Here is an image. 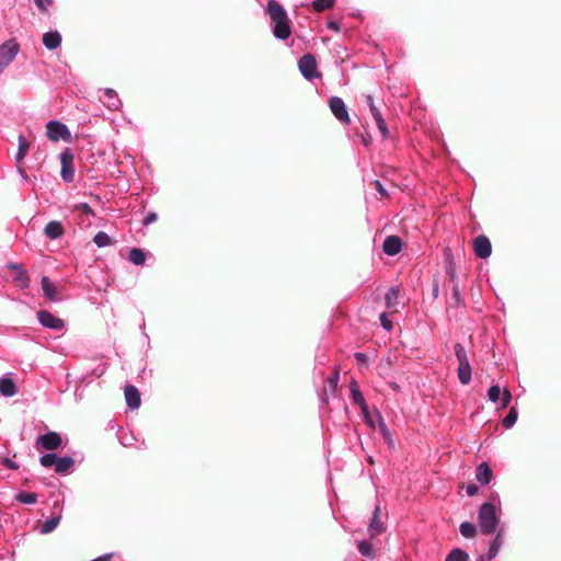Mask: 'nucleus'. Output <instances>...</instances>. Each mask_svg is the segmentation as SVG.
<instances>
[{"label": "nucleus", "instance_id": "nucleus-1", "mask_svg": "<svg viewBox=\"0 0 561 561\" xmlns=\"http://www.w3.org/2000/svg\"><path fill=\"white\" fill-rule=\"evenodd\" d=\"M264 10L270 16L274 37L279 41L288 39L291 35V25L285 8L277 0H267Z\"/></svg>", "mask_w": 561, "mask_h": 561}, {"label": "nucleus", "instance_id": "nucleus-2", "mask_svg": "<svg viewBox=\"0 0 561 561\" xmlns=\"http://www.w3.org/2000/svg\"><path fill=\"white\" fill-rule=\"evenodd\" d=\"M478 522L480 531L483 535L493 534L499 525L500 516L497 514V507L493 503H483L478 512Z\"/></svg>", "mask_w": 561, "mask_h": 561}, {"label": "nucleus", "instance_id": "nucleus-3", "mask_svg": "<svg viewBox=\"0 0 561 561\" xmlns=\"http://www.w3.org/2000/svg\"><path fill=\"white\" fill-rule=\"evenodd\" d=\"M46 136L51 141L64 140L71 142L72 137L69 127L59 121H49L46 124Z\"/></svg>", "mask_w": 561, "mask_h": 561}, {"label": "nucleus", "instance_id": "nucleus-4", "mask_svg": "<svg viewBox=\"0 0 561 561\" xmlns=\"http://www.w3.org/2000/svg\"><path fill=\"white\" fill-rule=\"evenodd\" d=\"M298 68L301 76L306 80L311 81L320 77L319 72L317 71V60L311 54H306L299 58Z\"/></svg>", "mask_w": 561, "mask_h": 561}, {"label": "nucleus", "instance_id": "nucleus-5", "mask_svg": "<svg viewBox=\"0 0 561 561\" xmlns=\"http://www.w3.org/2000/svg\"><path fill=\"white\" fill-rule=\"evenodd\" d=\"M60 176L64 182L71 183L75 180V168H73V153L69 148H66L60 153Z\"/></svg>", "mask_w": 561, "mask_h": 561}, {"label": "nucleus", "instance_id": "nucleus-6", "mask_svg": "<svg viewBox=\"0 0 561 561\" xmlns=\"http://www.w3.org/2000/svg\"><path fill=\"white\" fill-rule=\"evenodd\" d=\"M37 320L42 327L56 332L64 331L66 327V323L62 319L54 316L47 310H39L37 312Z\"/></svg>", "mask_w": 561, "mask_h": 561}, {"label": "nucleus", "instance_id": "nucleus-7", "mask_svg": "<svg viewBox=\"0 0 561 561\" xmlns=\"http://www.w3.org/2000/svg\"><path fill=\"white\" fill-rule=\"evenodd\" d=\"M62 439L59 433L48 432L41 435L36 440V449L42 450H55L61 446Z\"/></svg>", "mask_w": 561, "mask_h": 561}, {"label": "nucleus", "instance_id": "nucleus-8", "mask_svg": "<svg viewBox=\"0 0 561 561\" xmlns=\"http://www.w3.org/2000/svg\"><path fill=\"white\" fill-rule=\"evenodd\" d=\"M20 45L15 39H8L0 45V61L4 67H8L18 56Z\"/></svg>", "mask_w": 561, "mask_h": 561}, {"label": "nucleus", "instance_id": "nucleus-9", "mask_svg": "<svg viewBox=\"0 0 561 561\" xmlns=\"http://www.w3.org/2000/svg\"><path fill=\"white\" fill-rule=\"evenodd\" d=\"M329 106L332 114L343 124H350V115L344 101L339 96H332L329 100Z\"/></svg>", "mask_w": 561, "mask_h": 561}, {"label": "nucleus", "instance_id": "nucleus-10", "mask_svg": "<svg viewBox=\"0 0 561 561\" xmlns=\"http://www.w3.org/2000/svg\"><path fill=\"white\" fill-rule=\"evenodd\" d=\"M473 251L476 256L480 259H488L492 253V245L489 238L484 234L478 236L473 240Z\"/></svg>", "mask_w": 561, "mask_h": 561}, {"label": "nucleus", "instance_id": "nucleus-11", "mask_svg": "<svg viewBox=\"0 0 561 561\" xmlns=\"http://www.w3.org/2000/svg\"><path fill=\"white\" fill-rule=\"evenodd\" d=\"M379 514H380V506L376 505L375 510L373 512L370 522L368 524V528H367L368 534L371 538H375V537L381 535L386 530V527H385L383 523L381 522Z\"/></svg>", "mask_w": 561, "mask_h": 561}, {"label": "nucleus", "instance_id": "nucleus-12", "mask_svg": "<svg viewBox=\"0 0 561 561\" xmlns=\"http://www.w3.org/2000/svg\"><path fill=\"white\" fill-rule=\"evenodd\" d=\"M100 100L111 111H117L122 106L116 91L111 88L103 89V96H100Z\"/></svg>", "mask_w": 561, "mask_h": 561}, {"label": "nucleus", "instance_id": "nucleus-13", "mask_svg": "<svg viewBox=\"0 0 561 561\" xmlns=\"http://www.w3.org/2000/svg\"><path fill=\"white\" fill-rule=\"evenodd\" d=\"M8 268L15 272L13 282L22 289L30 286V277L26 271L18 263H9Z\"/></svg>", "mask_w": 561, "mask_h": 561}, {"label": "nucleus", "instance_id": "nucleus-14", "mask_svg": "<svg viewBox=\"0 0 561 561\" xmlns=\"http://www.w3.org/2000/svg\"><path fill=\"white\" fill-rule=\"evenodd\" d=\"M125 400L130 410H136L140 407V393L135 386L128 385L125 387Z\"/></svg>", "mask_w": 561, "mask_h": 561}, {"label": "nucleus", "instance_id": "nucleus-15", "mask_svg": "<svg viewBox=\"0 0 561 561\" xmlns=\"http://www.w3.org/2000/svg\"><path fill=\"white\" fill-rule=\"evenodd\" d=\"M61 34L58 31H49L43 34V45L48 50H55L61 45Z\"/></svg>", "mask_w": 561, "mask_h": 561}, {"label": "nucleus", "instance_id": "nucleus-16", "mask_svg": "<svg viewBox=\"0 0 561 561\" xmlns=\"http://www.w3.org/2000/svg\"><path fill=\"white\" fill-rule=\"evenodd\" d=\"M44 233L48 239L56 240L64 236L65 229L60 221L51 220L46 224L44 228Z\"/></svg>", "mask_w": 561, "mask_h": 561}, {"label": "nucleus", "instance_id": "nucleus-17", "mask_svg": "<svg viewBox=\"0 0 561 561\" xmlns=\"http://www.w3.org/2000/svg\"><path fill=\"white\" fill-rule=\"evenodd\" d=\"M401 240L397 236H389L385 239L382 250L388 255H396L401 251Z\"/></svg>", "mask_w": 561, "mask_h": 561}, {"label": "nucleus", "instance_id": "nucleus-18", "mask_svg": "<svg viewBox=\"0 0 561 561\" xmlns=\"http://www.w3.org/2000/svg\"><path fill=\"white\" fill-rule=\"evenodd\" d=\"M493 478L492 470L488 462H481L476 469V479L483 485L491 482Z\"/></svg>", "mask_w": 561, "mask_h": 561}, {"label": "nucleus", "instance_id": "nucleus-19", "mask_svg": "<svg viewBox=\"0 0 561 561\" xmlns=\"http://www.w3.org/2000/svg\"><path fill=\"white\" fill-rule=\"evenodd\" d=\"M502 545H503V530L501 529L495 535L492 543L490 545V548H489L486 554L483 556L484 561L493 560L497 556Z\"/></svg>", "mask_w": 561, "mask_h": 561}, {"label": "nucleus", "instance_id": "nucleus-20", "mask_svg": "<svg viewBox=\"0 0 561 561\" xmlns=\"http://www.w3.org/2000/svg\"><path fill=\"white\" fill-rule=\"evenodd\" d=\"M75 466V460L70 456L57 457L55 471L57 473H69Z\"/></svg>", "mask_w": 561, "mask_h": 561}, {"label": "nucleus", "instance_id": "nucleus-21", "mask_svg": "<svg viewBox=\"0 0 561 561\" xmlns=\"http://www.w3.org/2000/svg\"><path fill=\"white\" fill-rule=\"evenodd\" d=\"M60 520H61V514H57L55 516L47 518L44 523L41 524L39 533L43 535L53 533L59 525Z\"/></svg>", "mask_w": 561, "mask_h": 561}, {"label": "nucleus", "instance_id": "nucleus-22", "mask_svg": "<svg viewBox=\"0 0 561 561\" xmlns=\"http://www.w3.org/2000/svg\"><path fill=\"white\" fill-rule=\"evenodd\" d=\"M0 393L7 398L13 397L16 393V386L11 378H0Z\"/></svg>", "mask_w": 561, "mask_h": 561}, {"label": "nucleus", "instance_id": "nucleus-23", "mask_svg": "<svg viewBox=\"0 0 561 561\" xmlns=\"http://www.w3.org/2000/svg\"><path fill=\"white\" fill-rule=\"evenodd\" d=\"M41 284L44 296L51 301H56L57 295L55 284L47 276L42 277Z\"/></svg>", "mask_w": 561, "mask_h": 561}, {"label": "nucleus", "instance_id": "nucleus-24", "mask_svg": "<svg viewBox=\"0 0 561 561\" xmlns=\"http://www.w3.org/2000/svg\"><path fill=\"white\" fill-rule=\"evenodd\" d=\"M351 399L354 404L360 407L366 403V400L358 387V383L355 380H352L350 383Z\"/></svg>", "mask_w": 561, "mask_h": 561}, {"label": "nucleus", "instance_id": "nucleus-25", "mask_svg": "<svg viewBox=\"0 0 561 561\" xmlns=\"http://www.w3.org/2000/svg\"><path fill=\"white\" fill-rule=\"evenodd\" d=\"M128 260L134 265H144L146 262V252L139 248H133L129 251Z\"/></svg>", "mask_w": 561, "mask_h": 561}, {"label": "nucleus", "instance_id": "nucleus-26", "mask_svg": "<svg viewBox=\"0 0 561 561\" xmlns=\"http://www.w3.org/2000/svg\"><path fill=\"white\" fill-rule=\"evenodd\" d=\"M458 379L461 385H468L471 381V365L470 364H463L459 365L457 369Z\"/></svg>", "mask_w": 561, "mask_h": 561}, {"label": "nucleus", "instance_id": "nucleus-27", "mask_svg": "<svg viewBox=\"0 0 561 561\" xmlns=\"http://www.w3.org/2000/svg\"><path fill=\"white\" fill-rule=\"evenodd\" d=\"M19 148L18 152L15 154V160L18 163H20L27 154L30 145L26 140V138L23 135L19 136Z\"/></svg>", "mask_w": 561, "mask_h": 561}, {"label": "nucleus", "instance_id": "nucleus-28", "mask_svg": "<svg viewBox=\"0 0 561 561\" xmlns=\"http://www.w3.org/2000/svg\"><path fill=\"white\" fill-rule=\"evenodd\" d=\"M15 500L23 504L33 505L37 502V494L33 492L20 491L15 495Z\"/></svg>", "mask_w": 561, "mask_h": 561}, {"label": "nucleus", "instance_id": "nucleus-29", "mask_svg": "<svg viewBox=\"0 0 561 561\" xmlns=\"http://www.w3.org/2000/svg\"><path fill=\"white\" fill-rule=\"evenodd\" d=\"M445 561H469V554L460 548L453 549Z\"/></svg>", "mask_w": 561, "mask_h": 561}, {"label": "nucleus", "instance_id": "nucleus-30", "mask_svg": "<svg viewBox=\"0 0 561 561\" xmlns=\"http://www.w3.org/2000/svg\"><path fill=\"white\" fill-rule=\"evenodd\" d=\"M459 531L466 538H473L477 534V527L470 522H462L459 526Z\"/></svg>", "mask_w": 561, "mask_h": 561}, {"label": "nucleus", "instance_id": "nucleus-31", "mask_svg": "<svg viewBox=\"0 0 561 561\" xmlns=\"http://www.w3.org/2000/svg\"><path fill=\"white\" fill-rule=\"evenodd\" d=\"M357 549L363 557L374 558L373 545L368 540H360L357 542Z\"/></svg>", "mask_w": 561, "mask_h": 561}, {"label": "nucleus", "instance_id": "nucleus-32", "mask_svg": "<svg viewBox=\"0 0 561 561\" xmlns=\"http://www.w3.org/2000/svg\"><path fill=\"white\" fill-rule=\"evenodd\" d=\"M454 352L459 365L470 364L465 346L460 343L454 345Z\"/></svg>", "mask_w": 561, "mask_h": 561}, {"label": "nucleus", "instance_id": "nucleus-33", "mask_svg": "<svg viewBox=\"0 0 561 561\" xmlns=\"http://www.w3.org/2000/svg\"><path fill=\"white\" fill-rule=\"evenodd\" d=\"M399 294H400V290H399V287H391L385 295V301H386V306L387 308H391L398 300L399 298Z\"/></svg>", "mask_w": 561, "mask_h": 561}, {"label": "nucleus", "instance_id": "nucleus-34", "mask_svg": "<svg viewBox=\"0 0 561 561\" xmlns=\"http://www.w3.org/2000/svg\"><path fill=\"white\" fill-rule=\"evenodd\" d=\"M518 417V412L515 407L511 408L507 415L503 419L502 424L505 428H511L515 425Z\"/></svg>", "mask_w": 561, "mask_h": 561}, {"label": "nucleus", "instance_id": "nucleus-35", "mask_svg": "<svg viewBox=\"0 0 561 561\" xmlns=\"http://www.w3.org/2000/svg\"><path fill=\"white\" fill-rule=\"evenodd\" d=\"M93 242L96 244V247L104 248V247H107V245H110L112 243V239H111V237L106 232L99 231L94 236Z\"/></svg>", "mask_w": 561, "mask_h": 561}, {"label": "nucleus", "instance_id": "nucleus-36", "mask_svg": "<svg viewBox=\"0 0 561 561\" xmlns=\"http://www.w3.org/2000/svg\"><path fill=\"white\" fill-rule=\"evenodd\" d=\"M335 3V0H314L312 5L316 12H322L327 9H331Z\"/></svg>", "mask_w": 561, "mask_h": 561}, {"label": "nucleus", "instance_id": "nucleus-37", "mask_svg": "<svg viewBox=\"0 0 561 561\" xmlns=\"http://www.w3.org/2000/svg\"><path fill=\"white\" fill-rule=\"evenodd\" d=\"M374 119H375V123H376V125H377V127H378L382 138H387L388 134H389V130H388L386 121L383 119L381 113H377L376 117Z\"/></svg>", "mask_w": 561, "mask_h": 561}, {"label": "nucleus", "instance_id": "nucleus-38", "mask_svg": "<svg viewBox=\"0 0 561 561\" xmlns=\"http://www.w3.org/2000/svg\"><path fill=\"white\" fill-rule=\"evenodd\" d=\"M57 457L58 456L56 454L48 453V454L43 455L39 458V462L45 468H49V467H53V466L55 467L56 466Z\"/></svg>", "mask_w": 561, "mask_h": 561}, {"label": "nucleus", "instance_id": "nucleus-39", "mask_svg": "<svg viewBox=\"0 0 561 561\" xmlns=\"http://www.w3.org/2000/svg\"><path fill=\"white\" fill-rule=\"evenodd\" d=\"M502 392L503 391L500 386L493 385L488 390V398L491 402L496 403L500 400Z\"/></svg>", "mask_w": 561, "mask_h": 561}, {"label": "nucleus", "instance_id": "nucleus-40", "mask_svg": "<svg viewBox=\"0 0 561 561\" xmlns=\"http://www.w3.org/2000/svg\"><path fill=\"white\" fill-rule=\"evenodd\" d=\"M339 379H340V375H339L337 370L327 378V385L331 392L335 391L337 383H339Z\"/></svg>", "mask_w": 561, "mask_h": 561}, {"label": "nucleus", "instance_id": "nucleus-41", "mask_svg": "<svg viewBox=\"0 0 561 561\" xmlns=\"http://www.w3.org/2000/svg\"><path fill=\"white\" fill-rule=\"evenodd\" d=\"M451 299H453L455 306H458L462 302V297H461V293H460L458 283H456L453 287Z\"/></svg>", "mask_w": 561, "mask_h": 561}, {"label": "nucleus", "instance_id": "nucleus-42", "mask_svg": "<svg viewBox=\"0 0 561 561\" xmlns=\"http://www.w3.org/2000/svg\"><path fill=\"white\" fill-rule=\"evenodd\" d=\"M501 408L505 409L510 405L511 401H512V393L511 391L505 388L501 394Z\"/></svg>", "mask_w": 561, "mask_h": 561}, {"label": "nucleus", "instance_id": "nucleus-43", "mask_svg": "<svg viewBox=\"0 0 561 561\" xmlns=\"http://www.w3.org/2000/svg\"><path fill=\"white\" fill-rule=\"evenodd\" d=\"M365 102L366 104L368 105L369 107V111L373 115V117L375 118L376 117V114L377 113H380V111L377 108V106L375 105V102H374V98L371 95H366L365 98Z\"/></svg>", "mask_w": 561, "mask_h": 561}, {"label": "nucleus", "instance_id": "nucleus-44", "mask_svg": "<svg viewBox=\"0 0 561 561\" xmlns=\"http://www.w3.org/2000/svg\"><path fill=\"white\" fill-rule=\"evenodd\" d=\"M35 5L41 12H46L51 5L53 0H34Z\"/></svg>", "mask_w": 561, "mask_h": 561}, {"label": "nucleus", "instance_id": "nucleus-45", "mask_svg": "<svg viewBox=\"0 0 561 561\" xmlns=\"http://www.w3.org/2000/svg\"><path fill=\"white\" fill-rule=\"evenodd\" d=\"M380 323H381V327L387 330V331H390L392 329V322L388 319L387 317V313H381L380 317Z\"/></svg>", "mask_w": 561, "mask_h": 561}, {"label": "nucleus", "instance_id": "nucleus-46", "mask_svg": "<svg viewBox=\"0 0 561 561\" xmlns=\"http://www.w3.org/2000/svg\"><path fill=\"white\" fill-rule=\"evenodd\" d=\"M157 219H158V215H157L156 213H153V211H150V213H148V214L146 215V217L144 218L142 224H144L145 226H149V225H151V224L156 222V220H157Z\"/></svg>", "mask_w": 561, "mask_h": 561}, {"label": "nucleus", "instance_id": "nucleus-47", "mask_svg": "<svg viewBox=\"0 0 561 561\" xmlns=\"http://www.w3.org/2000/svg\"><path fill=\"white\" fill-rule=\"evenodd\" d=\"M359 408H360V411H362V414H363L365 421L368 424L373 425V421L370 419L369 409H368L367 403H365L364 405H360Z\"/></svg>", "mask_w": 561, "mask_h": 561}, {"label": "nucleus", "instance_id": "nucleus-48", "mask_svg": "<svg viewBox=\"0 0 561 561\" xmlns=\"http://www.w3.org/2000/svg\"><path fill=\"white\" fill-rule=\"evenodd\" d=\"M2 463L8 469H11V470H18L19 469V465L14 460H12L10 458H3L2 459Z\"/></svg>", "mask_w": 561, "mask_h": 561}, {"label": "nucleus", "instance_id": "nucleus-49", "mask_svg": "<svg viewBox=\"0 0 561 561\" xmlns=\"http://www.w3.org/2000/svg\"><path fill=\"white\" fill-rule=\"evenodd\" d=\"M446 272L450 276V279L456 284L457 283V274H456L455 267L453 265H449V266H447Z\"/></svg>", "mask_w": 561, "mask_h": 561}, {"label": "nucleus", "instance_id": "nucleus-50", "mask_svg": "<svg viewBox=\"0 0 561 561\" xmlns=\"http://www.w3.org/2000/svg\"><path fill=\"white\" fill-rule=\"evenodd\" d=\"M466 493L468 496H473L478 493V486L476 484H468L466 488Z\"/></svg>", "mask_w": 561, "mask_h": 561}, {"label": "nucleus", "instance_id": "nucleus-51", "mask_svg": "<svg viewBox=\"0 0 561 561\" xmlns=\"http://www.w3.org/2000/svg\"><path fill=\"white\" fill-rule=\"evenodd\" d=\"M375 188L376 191L382 195V196H387V191L385 190V187L382 186L381 182L379 180H376L375 181Z\"/></svg>", "mask_w": 561, "mask_h": 561}, {"label": "nucleus", "instance_id": "nucleus-52", "mask_svg": "<svg viewBox=\"0 0 561 561\" xmlns=\"http://www.w3.org/2000/svg\"><path fill=\"white\" fill-rule=\"evenodd\" d=\"M354 357L358 363H365L367 360V355L365 353H355Z\"/></svg>", "mask_w": 561, "mask_h": 561}, {"label": "nucleus", "instance_id": "nucleus-53", "mask_svg": "<svg viewBox=\"0 0 561 561\" xmlns=\"http://www.w3.org/2000/svg\"><path fill=\"white\" fill-rule=\"evenodd\" d=\"M328 28L334 31V32H339L340 31V25L337 22H334V21H330L328 22Z\"/></svg>", "mask_w": 561, "mask_h": 561}, {"label": "nucleus", "instance_id": "nucleus-54", "mask_svg": "<svg viewBox=\"0 0 561 561\" xmlns=\"http://www.w3.org/2000/svg\"><path fill=\"white\" fill-rule=\"evenodd\" d=\"M79 208L82 209L85 214H91L92 209L87 203H82L79 205Z\"/></svg>", "mask_w": 561, "mask_h": 561}, {"label": "nucleus", "instance_id": "nucleus-55", "mask_svg": "<svg viewBox=\"0 0 561 561\" xmlns=\"http://www.w3.org/2000/svg\"><path fill=\"white\" fill-rule=\"evenodd\" d=\"M438 295H439V286H438V283L435 282L433 285V296H434V298H437Z\"/></svg>", "mask_w": 561, "mask_h": 561}, {"label": "nucleus", "instance_id": "nucleus-56", "mask_svg": "<svg viewBox=\"0 0 561 561\" xmlns=\"http://www.w3.org/2000/svg\"><path fill=\"white\" fill-rule=\"evenodd\" d=\"M18 172H19V174L22 176V179L24 181L27 180V176H26V174H25V172H24V170L22 168L18 167Z\"/></svg>", "mask_w": 561, "mask_h": 561}, {"label": "nucleus", "instance_id": "nucleus-57", "mask_svg": "<svg viewBox=\"0 0 561 561\" xmlns=\"http://www.w3.org/2000/svg\"><path fill=\"white\" fill-rule=\"evenodd\" d=\"M491 501H492L491 503H493V504H494V502H499L500 503V495L497 493H493L491 495Z\"/></svg>", "mask_w": 561, "mask_h": 561}, {"label": "nucleus", "instance_id": "nucleus-58", "mask_svg": "<svg viewBox=\"0 0 561 561\" xmlns=\"http://www.w3.org/2000/svg\"><path fill=\"white\" fill-rule=\"evenodd\" d=\"M320 399L322 402H328V394H327V390L323 391V393L320 396Z\"/></svg>", "mask_w": 561, "mask_h": 561}, {"label": "nucleus", "instance_id": "nucleus-59", "mask_svg": "<svg viewBox=\"0 0 561 561\" xmlns=\"http://www.w3.org/2000/svg\"><path fill=\"white\" fill-rule=\"evenodd\" d=\"M377 416L380 419L382 430H386V425L383 424L380 413H377Z\"/></svg>", "mask_w": 561, "mask_h": 561}, {"label": "nucleus", "instance_id": "nucleus-60", "mask_svg": "<svg viewBox=\"0 0 561 561\" xmlns=\"http://www.w3.org/2000/svg\"><path fill=\"white\" fill-rule=\"evenodd\" d=\"M478 561H484V557H479Z\"/></svg>", "mask_w": 561, "mask_h": 561}]
</instances>
